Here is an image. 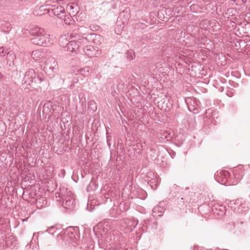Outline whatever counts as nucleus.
<instances>
[{"label": "nucleus", "instance_id": "nucleus-1", "mask_svg": "<svg viewBox=\"0 0 250 250\" xmlns=\"http://www.w3.org/2000/svg\"><path fill=\"white\" fill-rule=\"evenodd\" d=\"M29 33L32 37L30 40L35 45L47 46L50 45V35L46 33L44 29L39 26H35L30 29Z\"/></svg>", "mask_w": 250, "mask_h": 250}, {"label": "nucleus", "instance_id": "nucleus-2", "mask_svg": "<svg viewBox=\"0 0 250 250\" xmlns=\"http://www.w3.org/2000/svg\"><path fill=\"white\" fill-rule=\"evenodd\" d=\"M59 196L62 206L65 208L73 209L76 205L75 199L73 193L69 189L64 187L60 188Z\"/></svg>", "mask_w": 250, "mask_h": 250}, {"label": "nucleus", "instance_id": "nucleus-3", "mask_svg": "<svg viewBox=\"0 0 250 250\" xmlns=\"http://www.w3.org/2000/svg\"><path fill=\"white\" fill-rule=\"evenodd\" d=\"M58 63L54 58L47 59L44 62V70L46 74L51 77L54 72L58 69Z\"/></svg>", "mask_w": 250, "mask_h": 250}, {"label": "nucleus", "instance_id": "nucleus-4", "mask_svg": "<svg viewBox=\"0 0 250 250\" xmlns=\"http://www.w3.org/2000/svg\"><path fill=\"white\" fill-rule=\"evenodd\" d=\"M242 205L244 207L242 208L244 209L249 208V204L242 198H238L236 200L229 201L228 205L236 213H239L240 208L239 206Z\"/></svg>", "mask_w": 250, "mask_h": 250}, {"label": "nucleus", "instance_id": "nucleus-5", "mask_svg": "<svg viewBox=\"0 0 250 250\" xmlns=\"http://www.w3.org/2000/svg\"><path fill=\"white\" fill-rule=\"evenodd\" d=\"M36 79V73L33 69H29L24 75L22 80V87L24 88H29L33 80Z\"/></svg>", "mask_w": 250, "mask_h": 250}, {"label": "nucleus", "instance_id": "nucleus-6", "mask_svg": "<svg viewBox=\"0 0 250 250\" xmlns=\"http://www.w3.org/2000/svg\"><path fill=\"white\" fill-rule=\"evenodd\" d=\"M49 7L51 8V14H50V16H56L59 19H62L63 18L64 16L65 9L64 8L59 5V4L56 3L54 5H51L49 6Z\"/></svg>", "mask_w": 250, "mask_h": 250}, {"label": "nucleus", "instance_id": "nucleus-7", "mask_svg": "<svg viewBox=\"0 0 250 250\" xmlns=\"http://www.w3.org/2000/svg\"><path fill=\"white\" fill-rule=\"evenodd\" d=\"M174 136L173 132L171 130H161L157 134L161 142H165L171 140Z\"/></svg>", "mask_w": 250, "mask_h": 250}, {"label": "nucleus", "instance_id": "nucleus-8", "mask_svg": "<svg viewBox=\"0 0 250 250\" xmlns=\"http://www.w3.org/2000/svg\"><path fill=\"white\" fill-rule=\"evenodd\" d=\"M78 229V227H68L63 232L65 236H68L73 242H76V241L79 238V236L77 234Z\"/></svg>", "mask_w": 250, "mask_h": 250}, {"label": "nucleus", "instance_id": "nucleus-9", "mask_svg": "<svg viewBox=\"0 0 250 250\" xmlns=\"http://www.w3.org/2000/svg\"><path fill=\"white\" fill-rule=\"evenodd\" d=\"M123 223L125 224V226H123L125 229H127L131 231L136 227L138 221L134 218H130L125 219Z\"/></svg>", "mask_w": 250, "mask_h": 250}, {"label": "nucleus", "instance_id": "nucleus-10", "mask_svg": "<svg viewBox=\"0 0 250 250\" xmlns=\"http://www.w3.org/2000/svg\"><path fill=\"white\" fill-rule=\"evenodd\" d=\"M122 204H120L119 206H114L109 210V216L113 218L119 217L123 212L122 209Z\"/></svg>", "mask_w": 250, "mask_h": 250}, {"label": "nucleus", "instance_id": "nucleus-11", "mask_svg": "<svg viewBox=\"0 0 250 250\" xmlns=\"http://www.w3.org/2000/svg\"><path fill=\"white\" fill-rule=\"evenodd\" d=\"M85 54L89 58L96 56L98 54V50L92 45H87L83 48Z\"/></svg>", "mask_w": 250, "mask_h": 250}, {"label": "nucleus", "instance_id": "nucleus-12", "mask_svg": "<svg viewBox=\"0 0 250 250\" xmlns=\"http://www.w3.org/2000/svg\"><path fill=\"white\" fill-rule=\"evenodd\" d=\"M66 9L69 11L70 15L75 16L78 14L79 7L77 4L72 3L67 5Z\"/></svg>", "mask_w": 250, "mask_h": 250}, {"label": "nucleus", "instance_id": "nucleus-13", "mask_svg": "<svg viewBox=\"0 0 250 250\" xmlns=\"http://www.w3.org/2000/svg\"><path fill=\"white\" fill-rule=\"evenodd\" d=\"M79 42L71 41L67 45L66 50L71 52H76L79 48Z\"/></svg>", "mask_w": 250, "mask_h": 250}, {"label": "nucleus", "instance_id": "nucleus-14", "mask_svg": "<svg viewBox=\"0 0 250 250\" xmlns=\"http://www.w3.org/2000/svg\"><path fill=\"white\" fill-rule=\"evenodd\" d=\"M85 39L90 41L94 43L98 44L100 40L101 39V36L98 34L91 33L88 34Z\"/></svg>", "mask_w": 250, "mask_h": 250}, {"label": "nucleus", "instance_id": "nucleus-15", "mask_svg": "<svg viewBox=\"0 0 250 250\" xmlns=\"http://www.w3.org/2000/svg\"><path fill=\"white\" fill-rule=\"evenodd\" d=\"M47 201L44 197H41L36 199V205L38 208H42L46 206Z\"/></svg>", "mask_w": 250, "mask_h": 250}, {"label": "nucleus", "instance_id": "nucleus-16", "mask_svg": "<svg viewBox=\"0 0 250 250\" xmlns=\"http://www.w3.org/2000/svg\"><path fill=\"white\" fill-rule=\"evenodd\" d=\"M69 36L68 35H62V36L59 39V44L60 45L64 48H66L67 46V45L69 43L70 41H68V37H69Z\"/></svg>", "mask_w": 250, "mask_h": 250}, {"label": "nucleus", "instance_id": "nucleus-17", "mask_svg": "<svg viewBox=\"0 0 250 250\" xmlns=\"http://www.w3.org/2000/svg\"><path fill=\"white\" fill-rule=\"evenodd\" d=\"M72 15H66L65 12L64 13V16L63 19L61 20H63L64 22L67 25H71L73 22V20L72 18Z\"/></svg>", "mask_w": 250, "mask_h": 250}, {"label": "nucleus", "instance_id": "nucleus-18", "mask_svg": "<svg viewBox=\"0 0 250 250\" xmlns=\"http://www.w3.org/2000/svg\"><path fill=\"white\" fill-rule=\"evenodd\" d=\"M31 56L35 60H38L42 57V52L39 50H36L32 51Z\"/></svg>", "mask_w": 250, "mask_h": 250}, {"label": "nucleus", "instance_id": "nucleus-19", "mask_svg": "<svg viewBox=\"0 0 250 250\" xmlns=\"http://www.w3.org/2000/svg\"><path fill=\"white\" fill-rule=\"evenodd\" d=\"M91 72V69L88 67H85L80 70V73L81 75L84 77L88 76Z\"/></svg>", "mask_w": 250, "mask_h": 250}, {"label": "nucleus", "instance_id": "nucleus-20", "mask_svg": "<svg viewBox=\"0 0 250 250\" xmlns=\"http://www.w3.org/2000/svg\"><path fill=\"white\" fill-rule=\"evenodd\" d=\"M6 234L3 230H1L0 232V243L3 245L5 244L6 245H8V240H6Z\"/></svg>", "mask_w": 250, "mask_h": 250}, {"label": "nucleus", "instance_id": "nucleus-21", "mask_svg": "<svg viewBox=\"0 0 250 250\" xmlns=\"http://www.w3.org/2000/svg\"><path fill=\"white\" fill-rule=\"evenodd\" d=\"M50 5H44V6L42 5V6H40V9L41 11L43 12L42 14H45L46 13H48L50 15V14H51V13H50L51 10L50 9H51V8L49 7V6H50Z\"/></svg>", "mask_w": 250, "mask_h": 250}, {"label": "nucleus", "instance_id": "nucleus-22", "mask_svg": "<svg viewBox=\"0 0 250 250\" xmlns=\"http://www.w3.org/2000/svg\"><path fill=\"white\" fill-rule=\"evenodd\" d=\"M126 58L129 61H132L135 58V53L132 50H128L126 53Z\"/></svg>", "mask_w": 250, "mask_h": 250}, {"label": "nucleus", "instance_id": "nucleus-23", "mask_svg": "<svg viewBox=\"0 0 250 250\" xmlns=\"http://www.w3.org/2000/svg\"><path fill=\"white\" fill-rule=\"evenodd\" d=\"M160 181L159 180L155 179L154 181H151L150 186L152 189L155 190L157 188L158 186L160 185Z\"/></svg>", "mask_w": 250, "mask_h": 250}, {"label": "nucleus", "instance_id": "nucleus-24", "mask_svg": "<svg viewBox=\"0 0 250 250\" xmlns=\"http://www.w3.org/2000/svg\"><path fill=\"white\" fill-rule=\"evenodd\" d=\"M218 207L220 208L219 209L221 212H217V211H214V212L216 213L217 214H223L225 209V207L222 206H219L218 205L214 206L212 208L213 210L214 211V209H217Z\"/></svg>", "mask_w": 250, "mask_h": 250}, {"label": "nucleus", "instance_id": "nucleus-25", "mask_svg": "<svg viewBox=\"0 0 250 250\" xmlns=\"http://www.w3.org/2000/svg\"><path fill=\"white\" fill-rule=\"evenodd\" d=\"M7 58L9 60H14L16 58V55L13 51H9L7 53Z\"/></svg>", "mask_w": 250, "mask_h": 250}, {"label": "nucleus", "instance_id": "nucleus-26", "mask_svg": "<svg viewBox=\"0 0 250 250\" xmlns=\"http://www.w3.org/2000/svg\"><path fill=\"white\" fill-rule=\"evenodd\" d=\"M162 209H163V208H161L160 207L156 206L153 208V212L154 213L160 212V213H162L163 212ZM158 215L162 216V214H158Z\"/></svg>", "mask_w": 250, "mask_h": 250}, {"label": "nucleus", "instance_id": "nucleus-27", "mask_svg": "<svg viewBox=\"0 0 250 250\" xmlns=\"http://www.w3.org/2000/svg\"><path fill=\"white\" fill-rule=\"evenodd\" d=\"M95 188H96L95 184L94 182H92V181H91L87 188V190L88 191H89L91 190H93Z\"/></svg>", "mask_w": 250, "mask_h": 250}, {"label": "nucleus", "instance_id": "nucleus-28", "mask_svg": "<svg viewBox=\"0 0 250 250\" xmlns=\"http://www.w3.org/2000/svg\"><path fill=\"white\" fill-rule=\"evenodd\" d=\"M8 52L3 47H0V56H3L6 54L7 55Z\"/></svg>", "mask_w": 250, "mask_h": 250}, {"label": "nucleus", "instance_id": "nucleus-29", "mask_svg": "<svg viewBox=\"0 0 250 250\" xmlns=\"http://www.w3.org/2000/svg\"><path fill=\"white\" fill-rule=\"evenodd\" d=\"M244 206L242 205H241L240 206H239L240 208V209L239 210V213H246L249 210V208L244 209L242 208Z\"/></svg>", "mask_w": 250, "mask_h": 250}, {"label": "nucleus", "instance_id": "nucleus-30", "mask_svg": "<svg viewBox=\"0 0 250 250\" xmlns=\"http://www.w3.org/2000/svg\"><path fill=\"white\" fill-rule=\"evenodd\" d=\"M233 91V89H231V90L228 91L227 92V95L229 97H232L233 96V91Z\"/></svg>", "mask_w": 250, "mask_h": 250}, {"label": "nucleus", "instance_id": "nucleus-31", "mask_svg": "<svg viewBox=\"0 0 250 250\" xmlns=\"http://www.w3.org/2000/svg\"><path fill=\"white\" fill-rule=\"evenodd\" d=\"M181 199H182V200L184 199V200H185L188 202H190L192 201L191 198H189L188 196H185L184 198H182Z\"/></svg>", "mask_w": 250, "mask_h": 250}, {"label": "nucleus", "instance_id": "nucleus-32", "mask_svg": "<svg viewBox=\"0 0 250 250\" xmlns=\"http://www.w3.org/2000/svg\"><path fill=\"white\" fill-rule=\"evenodd\" d=\"M221 174H223L226 177L228 176L229 174V172L228 171H226V170L223 171L222 172H221Z\"/></svg>", "mask_w": 250, "mask_h": 250}, {"label": "nucleus", "instance_id": "nucleus-33", "mask_svg": "<svg viewBox=\"0 0 250 250\" xmlns=\"http://www.w3.org/2000/svg\"><path fill=\"white\" fill-rule=\"evenodd\" d=\"M229 226H231V227L232 228H234V227H235V224L234 222H231V223H229V224H226V228H228Z\"/></svg>", "mask_w": 250, "mask_h": 250}, {"label": "nucleus", "instance_id": "nucleus-34", "mask_svg": "<svg viewBox=\"0 0 250 250\" xmlns=\"http://www.w3.org/2000/svg\"><path fill=\"white\" fill-rule=\"evenodd\" d=\"M37 79L39 80L40 82L42 81L43 80V78H42V77L40 76L39 75L37 77Z\"/></svg>", "mask_w": 250, "mask_h": 250}, {"label": "nucleus", "instance_id": "nucleus-35", "mask_svg": "<svg viewBox=\"0 0 250 250\" xmlns=\"http://www.w3.org/2000/svg\"><path fill=\"white\" fill-rule=\"evenodd\" d=\"M193 250H202V249H200L197 247H194Z\"/></svg>", "mask_w": 250, "mask_h": 250}, {"label": "nucleus", "instance_id": "nucleus-36", "mask_svg": "<svg viewBox=\"0 0 250 250\" xmlns=\"http://www.w3.org/2000/svg\"><path fill=\"white\" fill-rule=\"evenodd\" d=\"M73 82L74 83H77L78 80H75V79H74L73 80Z\"/></svg>", "mask_w": 250, "mask_h": 250}, {"label": "nucleus", "instance_id": "nucleus-37", "mask_svg": "<svg viewBox=\"0 0 250 250\" xmlns=\"http://www.w3.org/2000/svg\"><path fill=\"white\" fill-rule=\"evenodd\" d=\"M144 224L143 225H145V224H146L147 222L148 221V220H144Z\"/></svg>", "mask_w": 250, "mask_h": 250}, {"label": "nucleus", "instance_id": "nucleus-38", "mask_svg": "<svg viewBox=\"0 0 250 250\" xmlns=\"http://www.w3.org/2000/svg\"><path fill=\"white\" fill-rule=\"evenodd\" d=\"M10 24H8V26H7V29H8V30H9V29H10V28H11V27H10Z\"/></svg>", "mask_w": 250, "mask_h": 250}, {"label": "nucleus", "instance_id": "nucleus-39", "mask_svg": "<svg viewBox=\"0 0 250 250\" xmlns=\"http://www.w3.org/2000/svg\"><path fill=\"white\" fill-rule=\"evenodd\" d=\"M108 221V219H106V220H104L103 222L105 223H106V222Z\"/></svg>", "mask_w": 250, "mask_h": 250}, {"label": "nucleus", "instance_id": "nucleus-40", "mask_svg": "<svg viewBox=\"0 0 250 250\" xmlns=\"http://www.w3.org/2000/svg\"><path fill=\"white\" fill-rule=\"evenodd\" d=\"M2 77V75L1 73H0V79Z\"/></svg>", "mask_w": 250, "mask_h": 250}, {"label": "nucleus", "instance_id": "nucleus-41", "mask_svg": "<svg viewBox=\"0 0 250 250\" xmlns=\"http://www.w3.org/2000/svg\"><path fill=\"white\" fill-rule=\"evenodd\" d=\"M116 30H117V28L115 29V32H116L117 34H119V33H117V32Z\"/></svg>", "mask_w": 250, "mask_h": 250}, {"label": "nucleus", "instance_id": "nucleus-42", "mask_svg": "<svg viewBox=\"0 0 250 250\" xmlns=\"http://www.w3.org/2000/svg\"><path fill=\"white\" fill-rule=\"evenodd\" d=\"M123 250H131L130 249H126Z\"/></svg>", "mask_w": 250, "mask_h": 250}, {"label": "nucleus", "instance_id": "nucleus-43", "mask_svg": "<svg viewBox=\"0 0 250 250\" xmlns=\"http://www.w3.org/2000/svg\"><path fill=\"white\" fill-rule=\"evenodd\" d=\"M122 14H123V13H121L120 16H122Z\"/></svg>", "mask_w": 250, "mask_h": 250}, {"label": "nucleus", "instance_id": "nucleus-44", "mask_svg": "<svg viewBox=\"0 0 250 250\" xmlns=\"http://www.w3.org/2000/svg\"><path fill=\"white\" fill-rule=\"evenodd\" d=\"M107 144H108V145L110 146V144L109 143V142H107Z\"/></svg>", "mask_w": 250, "mask_h": 250}, {"label": "nucleus", "instance_id": "nucleus-45", "mask_svg": "<svg viewBox=\"0 0 250 250\" xmlns=\"http://www.w3.org/2000/svg\"><path fill=\"white\" fill-rule=\"evenodd\" d=\"M107 144H108V145L110 146V144L109 143V142H107Z\"/></svg>", "mask_w": 250, "mask_h": 250}]
</instances>
